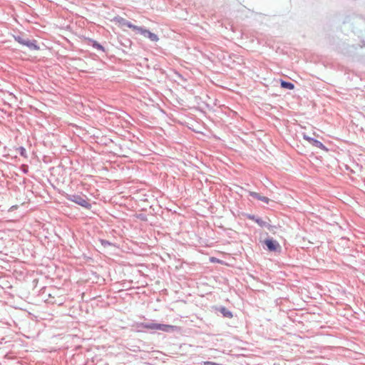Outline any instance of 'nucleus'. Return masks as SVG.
<instances>
[{"instance_id": "1", "label": "nucleus", "mask_w": 365, "mask_h": 365, "mask_svg": "<svg viewBox=\"0 0 365 365\" xmlns=\"http://www.w3.org/2000/svg\"><path fill=\"white\" fill-rule=\"evenodd\" d=\"M143 327L153 330H160L165 332H170L175 329V327L171 325L158 324L154 322L145 323L143 324Z\"/></svg>"}, {"instance_id": "2", "label": "nucleus", "mask_w": 365, "mask_h": 365, "mask_svg": "<svg viewBox=\"0 0 365 365\" xmlns=\"http://www.w3.org/2000/svg\"><path fill=\"white\" fill-rule=\"evenodd\" d=\"M70 200L83 207H87L88 205V202L83 197H81L80 195H71Z\"/></svg>"}, {"instance_id": "3", "label": "nucleus", "mask_w": 365, "mask_h": 365, "mask_svg": "<svg viewBox=\"0 0 365 365\" xmlns=\"http://www.w3.org/2000/svg\"><path fill=\"white\" fill-rule=\"evenodd\" d=\"M114 21L122 27L126 26L133 29V30H135V27H137V26L133 25L130 22L119 16L115 17Z\"/></svg>"}, {"instance_id": "4", "label": "nucleus", "mask_w": 365, "mask_h": 365, "mask_svg": "<svg viewBox=\"0 0 365 365\" xmlns=\"http://www.w3.org/2000/svg\"><path fill=\"white\" fill-rule=\"evenodd\" d=\"M264 243L269 251H276L278 248H279V243L272 239L266 240Z\"/></svg>"}, {"instance_id": "5", "label": "nucleus", "mask_w": 365, "mask_h": 365, "mask_svg": "<svg viewBox=\"0 0 365 365\" xmlns=\"http://www.w3.org/2000/svg\"><path fill=\"white\" fill-rule=\"evenodd\" d=\"M250 195L255 199H257V200L266 203V204H269L270 202H273V201H272L268 197L262 196L260 194L255 192H250Z\"/></svg>"}, {"instance_id": "6", "label": "nucleus", "mask_w": 365, "mask_h": 365, "mask_svg": "<svg viewBox=\"0 0 365 365\" xmlns=\"http://www.w3.org/2000/svg\"><path fill=\"white\" fill-rule=\"evenodd\" d=\"M24 46H26L31 51L39 49L38 46L36 44V41H31L29 39H27Z\"/></svg>"}, {"instance_id": "7", "label": "nucleus", "mask_w": 365, "mask_h": 365, "mask_svg": "<svg viewBox=\"0 0 365 365\" xmlns=\"http://www.w3.org/2000/svg\"><path fill=\"white\" fill-rule=\"evenodd\" d=\"M135 31H136L137 32L141 34L143 36H145V38H148V34L150 33V31L147 30V29H145L142 27H135Z\"/></svg>"}, {"instance_id": "8", "label": "nucleus", "mask_w": 365, "mask_h": 365, "mask_svg": "<svg viewBox=\"0 0 365 365\" xmlns=\"http://www.w3.org/2000/svg\"><path fill=\"white\" fill-rule=\"evenodd\" d=\"M281 86L284 88L292 90L294 88V86L293 83L289 82H286L284 81H281Z\"/></svg>"}, {"instance_id": "9", "label": "nucleus", "mask_w": 365, "mask_h": 365, "mask_svg": "<svg viewBox=\"0 0 365 365\" xmlns=\"http://www.w3.org/2000/svg\"><path fill=\"white\" fill-rule=\"evenodd\" d=\"M260 227H267L268 224L260 218L252 217Z\"/></svg>"}, {"instance_id": "10", "label": "nucleus", "mask_w": 365, "mask_h": 365, "mask_svg": "<svg viewBox=\"0 0 365 365\" xmlns=\"http://www.w3.org/2000/svg\"><path fill=\"white\" fill-rule=\"evenodd\" d=\"M148 38H149L151 41H158L159 40L158 36L152 32L148 34Z\"/></svg>"}, {"instance_id": "11", "label": "nucleus", "mask_w": 365, "mask_h": 365, "mask_svg": "<svg viewBox=\"0 0 365 365\" xmlns=\"http://www.w3.org/2000/svg\"><path fill=\"white\" fill-rule=\"evenodd\" d=\"M312 144L317 148L324 149V145L319 140H313V142Z\"/></svg>"}, {"instance_id": "12", "label": "nucleus", "mask_w": 365, "mask_h": 365, "mask_svg": "<svg viewBox=\"0 0 365 365\" xmlns=\"http://www.w3.org/2000/svg\"><path fill=\"white\" fill-rule=\"evenodd\" d=\"M221 312L222 313V314L225 317H232V313L230 311H228L226 309H225V308L222 309Z\"/></svg>"}, {"instance_id": "13", "label": "nucleus", "mask_w": 365, "mask_h": 365, "mask_svg": "<svg viewBox=\"0 0 365 365\" xmlns=\"http://www.w3.org/2000/svg\"><path fill=\"white\" fill-rule=\"evenodd\" d=\"M16 41H17L19 43L22 45H25L26 41H27V38H24L21 36L15 37Z\"/></svg>"}, {"instance_id": "14", "label": "nucleus", "mask_w": 365, "mask_h": 365, "mask_svg": "<svg viewBox=\"0 0 365 365\" xmlns=\"http://www.w3.org/2000/svg\"><path fill=\"white\" fill-rule=\"evenodd\" d=\"M93 46L98 50H103V48L101 45H100L99 43H98L97 42H93Z\"/></svg>"}, {"instance_id": "15", "label": "nucleus", "mask_w": 365, "mask_h": 365, "mask_svg": "<svg viewBox=\"0 0 365 365\" xmlns=\"http://www.w3.org/2000/svg\"><path fill=\"white\" fill-rule=\"evenodd\" d=\"M304 138L306 139L307 140H308L310 143H312L313 142V138L307 136V135H304Z\"/></svg>"}, {"instance_id": "16", "label": "nucleus", "mask_w": 365, "mask_h": 365, "mask_svg": "<svg viewBox=\"0 0 365 365\" xmlns=\"http://www.w3.org/2000/svg\"><path fill=\"white\" fill-rule=\"evenodd\" d=\"M21 154L23 155L24 153L25 152V149L21 148Z\"/></svg>"}]
</instances>
